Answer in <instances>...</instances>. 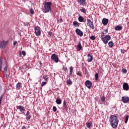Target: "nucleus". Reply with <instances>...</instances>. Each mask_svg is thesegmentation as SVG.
I'll list each match as a JSON object with an SVG mask.
<instances>
[{"instance_id": "1", "label": "nucleus", "mask_w": 129, "mask_h": 129, "mask_svg": "<svg viewBox=\"0 0 129 129\" xmlns=\"http://www.w3.org/2000/svg\"><path fill=\"white\" fill-rule=\"evenodd\" d=\"M109 122L113 128H116L118 125V120L116 115H111L109 118Z\"/></svg>"}, {"instance_id": "2", "label": "nucleus", "mask_w": 129, "mask_h": 129, "mask_svg": "<svg viewBox=\"0 0 129 129\" xmlns=\"http://www.w3.org/2000/svg\"><path fill=\"white\" fill-rule=\"evenodd\" d=\"M51 6H52V3L47 2H44V13H49V12H51Z\"/></svg>"}, {"instance_id": "3", "label": "nucleus", "mask_w": 129, "mask_h": 129, "mask_svg": "<svg viewBox=\"0 0 129 129\" xmlns=\"http://www.w3.org/2000/svg\"><path fill=\"white\" fill-rule=\"evenodd\" d=\"M111 39V37H110L109 35H106L105 37H104L103 38L101 39L102 41L104 43L105 45L108 43V41Z\"/></svg>"}, {"instance_id": "4", "label": "nucleus", "mask_w": 129, "mask_h": 129, "mask_svg": "<svg viewBox=\"0 0 129 129\" xmlns=\"http://www.w3.org/2000/svg\"><path fill=\"white\" fill-rule=\"evenodd\" d=\"M87 26L90 28V29H92V30H94V25L93 24V22L91 21L90 19H88L87 21Z\"/></svg>"}, {"instance_id": "5", "label": "nucleus", "mask_w": 129, "mask_h": 129, "mask_svg": "<svg viewBox=\"0 0 129 129\" xmlns=\"http://www.w3.org/2000/svg\"><path fill=\"white\" fill-rule=\"evenodd\" d=\"M51 58L53 61H54L55 63H58V62H59V57H58V55L55 53L53 54L51 56Z\"/></svg>"}, {"instance_id": "6", "label": "nucleus", "mask_w": 129, "mask_h": 129, "mask_svg": "<svg viewBox=\"0 0 129 129\" xmlns=\"http://www.w3.org/2000/svg\"><path fill=\"white\" fill-rule=\"evenodd\" d=\"M35 33L36 36H38L41 35V28L39 27H35L34 28Z\"/></svg>"}, {"instance_id": "7", "label": "nucleus", "mask_w": 129, "mask_h": 129, "mask_svg": "<svg viewBox=\"0 0 129 129\" xmlns=\"http://www.w3.org/2000/svg\"><path fill=\"white\" fill-rule=\"evenodd\" d=\"M85 85L86 86V87H87V88L90 89L92 86V83H91V82L89 80H87L85 82Z\"/></svg>"}, {"instance_id": "8", "label": "nucleus", "mask_w": 129, "mask_h": 129, "mask_svg": "<svg viewBox=\"0 0 129 129\" xmlns=\"http://www.w3.org/2000/svg\"><path fill=\"white\" fill-rule=\"evenodd\" d=\"M77 2L80 6H82V7L86 5V0H77Z\"/></svg>"}, {"instance_id": "9", "label": "nucleus", "mask_w": 129, "mask_h": 129, "mask_svg": "<svg viewBox=\"0 0 129 129\" xmlns=\"http://www.w3.org/2000/svg\"><path fill=\"white\" fill-rule=\"evenodd\" d=\"M7 45H8V42L3 40L0 44L1 49H5L7 47Z\"/></svg>"}, {"instance_id": "10", "label": "nucleus", "mask_w": 129, "mask_h": 129, "mask_svg": "<svg viewBox=\"0 0 129 129\" xmlns=\"http://www.w3.org/2000/svg\"><path fill=\"white\" fill-rule=\"evenodd\" d=\"M121 100L123 103H127L129 102V97L123 96L122 97Z\"/></svg>"}, {"instance_id": "11", "label": "nucleus", "mask_w": 129, "mask_h": 129, "mask_svg": "<svg viewBox=\"0 0 129 129\" xmlns=\"http://www.w3.org/2000/svg\"><path fill=\"white\" fill-rule=\"evenodd\" d=\"M123 89L124 90H125L126 91H127V90H129V86H128V84H127V83H124L123 84Z\"/></svg>"}, {"instance_id": "12", "label": "nucleus", "mask_w": 129, "mask_h": 129, "mask_svg": "<svg viewBox=\"0 0 129 129\" xmlns=\"http://www.w3.org/2000/svg\"><path fill=\"white\" fill-rule=\"evenodd\" d=\"M76 33L78 36H80L82 37V36H83V32L80 30L79 29H77L76 30Z\"/></svg>"}, {"instance_id": "13", "label": "nucleus", "mask_w": 129, "mask_h": 129, "mask_svg": "<svg viewBox=\"0 0 129 129\" xmlns=\"http://www.w3.org/2000/svg\"><path fill=\"white\" fill-rule=\"evenodd\" d=\"M87 57H88V59H87L88 62H91L92 60H93V56L90 55V53H88L87 54Z\"/></svg>"}, {"instance_id": "14", "label": "nucleus", "mask_w": 129, "mask_h": 129, "mask_svg": "<svg viewBox=\"0 0 129 129\" xmlns=\"http://www.w3.org/2000/svg\"><path fill=\"white\" fill-rule=\"evenodd\" d=\"M102 23L104 26H106L108 24V19L106 18H103L102 21Z\"/></svg>"}, {"instance_id": "15", "label": "nucleus", "mask_w": 129, "mask_h": 129, "mask_svg": "<svg viewBox=\"0 0 129 129\" xmlns=\"http://www.w3.org/2000/svg\"><path fill=\"white\" fill-rule=\"evenodd\" d=\"M18 109H19V110L21 112H23V111H25V110H26V109L25 108V107H24L22 105H20L18 107Z\"/></svg>"}, {"instance_id": "16", "label": "nucleus", "mask_w": 129, "mask_h": 129, "mask_svg": "<svg viewBox=\"0 0 129 129\" xmlns=\"http://www.w3.org/2000/svg\"><path fill=\"white\" fill-rule=\"evenodd\" d=\"M21 88H22V84L19 82L16 85V89L17 90H20Z\"/></svg>"}, {"instance_id": "17", "label": "nucleus", "mask_w": 129, "mask_h": 129, "mask_svg": "<svg viewBox=\"0 0 129 129\" xmlns=\"http://www.w3.org/2000/svg\"><path fill=\"white\" fill-rule=\"evenodd\" d=\"M55 102L56 104L60 105L61 104V103H62V100H61V99H60V98H57Z\"/></svg>"}, {"instance_id": "18", "label": "nucleus", "mask_w": 129, "mask_h": 129, "mask_svg": "<svg viewBox=\"0 0 129 129\" xmlns=\"http://www.w3.org/2000/svg\"><path fill=\"white\" fill-rule=\"evenodd\" d=\"M115 31H121L122 30V26H117L114 28Z\"/></svg>"}, {"instance_id": "19", "label": "nucleus", "mask_w": 129, "mask_h": 129, "mask_svg": "<svg viewBox=\"0 0 129 129\" xmlns=\"http://www.w3.org/2000/svg\"><path fill=\"white\" fill-rule=\"evenodd\" d=\"M82 49V45H81V43L79 42L77 46V51H79Z\"/></svg>"}, {"instance_id": "20", "label": "nucleus", "mask_w": 129, "mask_h": 129, "mask_svg": "<svg viewBox=\"0 0 129 129\" xmlns=\"http://www.w3.org/2000/svg\"><path fill=\"white\" fill-rule=\"evenodd\" d=\"M86 126H87V127H88V128H90V127L91 126H92V122H87L86 123Z\"/></svg>"}, {"instance_id": "21", "label": "nucleus", "mask_w": 129, "mask_h": 129, "mask_svg": "<svg viewBox=\"0 0 129 129\" xmlns=\"http://www.w3.org/2000/svg\"><path fill=\"white\" fill-rule=\"evenodd\" d=\"M73 26H75V28H78L79 27V23L77 21H74L73 23Z\"/></svg>"}, {"instance_id": "22", "label": "nucleus", "mask_w": 129, "mask_h": 129, "mask_svg": "<svg viewBox=\"0 0 129 129\" xmlns=\"http://www.w3.org/2000/svg\"><path fill=\"white\" fill-rule=\"evenodd\" d=\"M43 79H44L45 81L48 82L49 80V77H48V75H43Z\"/></svg>"}, {"instance_id": "23", "label": "nucleus", "mask_w": 129, "mask_h": 129, "mask_svg": "<svg viewBox=\"0 0 129 129\" xmlns=\"http://www.w3.org/2000/svg\"><path fill=\"white\" fill-rule=\"evenodd\" d=\"M72 73H73V67H71L70 68V76H72Z\"/></svg>"}, {"instance_id": "24", "label": "nucleus", "mask_w": 129, "mask_h": 129, "mask_svg": "<svg viewBox=\"0 0 129 129\" xmlns=\"http://www.w3.org/2000/svg\"><path fill=\"white\" fill-rule=\"evenodd\" d=\"M108 46L110 47V48H112V47H113V42L112 41L109 42Z\"/></svg>"}, {"instance_id": "25", "label": "nucleus", "mask_w": 129, "mask_h": 129, "mask_svg": "<svg viewBox=\"0 0 129 129\" xmlns=\"http://www.w3.org/2000/svg\"><path fill=\"white\" fill-rule=\"evenodd\" d=\"M78 20L79 22H81V23L83 22V21H84V18L83 17L80 16L78 18Z\"/></svg>"}, {"instance_id": "26", "label": "nucleus", "mask_w": 129, "mask_h": 129, "mask_svg": "<svg viewBox=\"0 0 129 129\" xmlns=\"http://www.w3.org/2000/svg\"><path fill=\"white\" fill-rule=\"evenodd\" d=\"M31 118H32V115H28V116H27L26 117V120H27V121H30V119H31Z\"/></svg>"}, {"instance_id": "27", "label": "nucleus", "mask_w": 129, "mask_h": 129, "mask_svg": "<svg viewBox=\"0 0 129 129\" xmlns=\"http://www.w3.org/2000/svg\"><path fill=\"white\" fill-rule=\"evenodd\" d=\"M67 83L69 85H72V81H71V80H68L67 82Z\"/></svg>"}, {"instance_id": "28", "label": "nucleus", "mask_w": 129, "mask_h": 129, "mask_svg": "<svg viewBox=\"0 0 129 129\" xmlns=\"http://www.w3.org/2000/svg\"><path fill=\"white\" fill-rule=\"evenodd\" d=\"M3 66V57H0V67H2Z\"/></svg>"}, {"instance_id": "29", "label": "nucleus", "mask_w": 129, "mask_h": 129, "mask_svg": "<svg viewBox=\"0 0 129 129\" xmlns=\"http://www.w3.org/2000/svg\"><path fill=\"white\" fill-rule=\"evenodd\" d=\"M81 12L84 14H86V10L85 8H83L81 10Z\"/></svg>"}, {"instance_id": "30", "label": "nucleus", "mask_w": 129, "mask_h": 129, "mask_svg": "<svg viewBox=\"0 0 129 129\" xmlns=\"http://www.w3.org/2000/svg\"><path fill=\"white\" fill-rule=\"evenodd\" d=\"M128 118H129V116L128 115H127L125 117V123H127V121L128 120Z\"/></svg>"}, {"instance_id": "31", "label": "nucleus", "mask_w": 129, "mask_h": 129, "mask_svg": "<svg viewBox=\"0 0 129 129\" xmlns=\"http://www.w3.org/2000/svg\"><path fill=\"white\" fill-rule=\"evenodd\" d=\"M95 80L97 81L98 80V73H96L95 75Z\"/></svg>"}, {"instance_id": "32", "label": "nucleus", "mask_w": 129, "mask_h": 129, "mask_svg": "<svg viewBox=\"0 0 129 129\" xmlns=\"http://www.w3.org/2000/svg\"><path fill=\"white\" fill-rule=\"evenodd\" d=\"M3 98H4V95H2L0 97V105H2V100H3Z\"/></svg>"}, {"instance_id": "33", "label": "nucleus", "mask_w": 129, "mask_h": 129, "mask_svg": "<svg viewBox=\"0 0 129 129\" xmlns=\"http://www.w3.org/2000/svg\"><path fill=\"white\" fill-rule=\"evenodd\" d=\"M90 39H91V40H93V41H94V40H95V39H96V38L94 36H91L90 37Z\"/></svg>"}, {"instance_id": "34", "label": "nucleus", "mask_w": 129, "mask_h": 129, "mask_svg": "<svg viewBox=\"0 0 129 129\" xmlns=\"http://www.w3.org/2000/svg\"><path fill=\"white\" fill-rule=\"evenodd\" d=\"M62 70L64 71V72H67V71H68L67 67H63Z\"/></svg>"}, {"instance_id": "35", "label": "nucleus", "mask_w": 129, "mask_h": 129, "mask_svg": "<svg viewBox=\"0 0 129 129\" xmlns=\"http://www.w3.org/2000/svg\"><path fill=\"white\" fill-rule=\"evenodd\" d=\"M4 73H5V74L7 73V72H8V68L7 67V66H6V67L4 68Z\"/></svg>"}, {"instance_id": "36", "label": "nucleus", "mask_w": 129, "mask_h": 129, "mask_svg": "<svg viewBox=\"0 0 129 129\" xmlns=\"http://www.w3.org/2000/svg\"><path fill=\"white\" fill-rule=\"evenodd\" d=\"M30 14H33L35 13V11H34V9H33V8H31L30 9Z\"/></svg>"}, {"instance_id": "37", "label": "nucleus", "mask_w": 129, "mask_h": 129, "mask_svg": "<svg viewBox=\"0 0 129 129\" xmlns=\"http://www.w3.org/2000/svg\"><path fill=\"white\" fill-rule=\"evenodd\" d=\"M46 84H47V82H42L41 85V87H43V86L46 85Z\"/></svg>"}, {"instance_id": "38", "label": "nucleus", "mask_w": 129, "mask_h": 129, "mask_svg": "<svg viewBox=\"0 0 129 129\" xmlns=\"http://www.w3.org/2000/svg\"><path fill=\"white\" fill-rule=\"evenodd\" d=\"M105 34L104 32H102V34H101V39H103V38H104V37H103L104 36H105Z\"/></svg>"}, {"instance_id": "39", "label": "nucleus", "mask_w": 129, "mask_h": 129, "mask_svg": "<svg viewBox=\"0 0 129 129\" xmlns=\"http://www.w3.org/2000/svg\"><path fill=\"white\" fill-rule=\"evenodd\" d=\"M52 108L54 112H56V111H57V107H56V106H53Z\"/></svg>"}, {"instance_id": "40", "label": "nucleus", "mask_w": 129, "mask_h": 129, "mask_svg": "<svg viewBox=\"0 0 129 129\" xmlns=\"http://www.w3.org/2000/svg\"><path fill=\"white\" fill-rule=\"evenodd\" d=\"M101 101H102V102H104V101H105V97H101Z\"/></svg>"}, {"instance_id": "41", "label": "nucleus", "mask_w": 129, "mask_h": 129, "mask_svg": "<svg viewBox=\"0 0 129 129\" xmlns=\"http://www.w3.org/2000/svg\"><path fill=\"white\" fill-rule=\"evenodd\" d=\"M103 33H104L105 35H106L107 33H108V30L107 29H105Z\"/></svg>"}, {"instance_id": "42", "label": "nucleus", "mask_w": 129, "mask_h": 129, "mask_svg": "<svg viewBox=\"0 0 129 129\" xmlns=\"http://www.w3.org/2000/svg\"><path fill=\"white\" fill-rule=\"evenodd\" d=\"M122 71L123 73H126V72H127V70H126V69H122Z\"/></svg>"}, {"instance_id": "43", "label": "nucleus", "mask_w": 129, "mask_h": 129, "mask_svg": "<svg viewBox=\"0 0 129 129\" xmlns=\"http://www.w3.org/2000/svg\"><path fill=\"white\" fill-rule=\"evenodd\" d=\"M125 52H126V50H123V49H121V52L122 54H124V53H125Z\"/></svg>"}, {"instance_id": "44", "label": "nucleus", "mask_w": 129, "mask_h": 129, "mask_svg": "<svg viewBox=\"0 0 129 129\" xmlns=\"http://www.w3.org/2000/svg\"><path fill=\"white\" fill-rule=\"evenodd\" d=\"M22 54L23 55L26 56V51L23 50V51H22Z\"/></svg>"}, {"instance_id": "45", "label": "nucleus", "mask_w": 129, "mask_h": 129, "mask_svg": "<svg viewBox=\"0 0 129 129\" xmlns=\"http://www.w3.org/2000/svg\"><path fill=\"white\" fill-rule=\"evenodd\" d=\"M77 75L80 76L81 77H82V74H81V73H78Z\"/></svg>"}, {"instance_id": "46", "label": "nucleus", "mask_w": 129, "mask_h": 129, "mask_svg": "<svg viewBox=\"0 0 129 129\" xmlns=\"http://www.w3.org/2000/svg\"><path fill=\"white\" fill-rule=\"evenodd\" d=\"M18 44V42L17 41H15L13 43L14 46H16V45H17Z\"/></svg>"}, {"instance_id": "47", "label": "nucleus", "mask_w": 129, "mask_h": 129, "mask_svg": "<svg viewBox=\"0 0 129 129\" xmlns=\"http://www.w3.org/2000/svg\"><path fill=\"white\" fill-rule=\"evenodd\" d=\"M26 115H27V116L30 115V111H27Z\"/></svg>"}, {"instance_id": "48", "label": "nucleus", "mask_w": 129, "mask_h": 129, "mask_svg": "<svg viewBox=\"0 0 129 129\" xmlns=\"http://www.w3.org/2000/svg\"><path fill=\"white\" fill-rule=\"evenodd\" d=\"M66 106V102L65 101H63V107H65Z\"/></svg>"}, {"instance_id": "49", "label": "nucleus", "mask_w": 129, "mask_h": 129, "mask_svg": "<svg viewBox=\"0 0 129 129\" xmlns=\"http://www.w3.org/2000/svg\"><path fill=\"white\" fill-rule=\"evenodd\" d=\"M48 35L49 36H52V32L50 31L48 32Z\"/></svg>"}, {"instance_id": "50", "label": "nucleus", "mask_w": 129, "mask_h": 129, "mask_svg": "<svg viewBox=\"0 0 129 129\" xmlns=\"http://www.w3.org/2000/svg\"><path fill=\"white\" fill-rule=\"evenodd\" d=\"M88 74V71H87V69H86L85 72V74Z\"/></svg>"}, {"instance_id": "51", "label": "nucleus", "mask_w": 129, "mask_h": 129, "mask_svg": "<svg viewBox=\"0 0 129 129\" xmlns=\"http://www.w3.org/2000/svg\"><path fill=\"white\" fill-rule=\"evenodd\" d=\"M4 77H5V78H8V74H5L4 75Z\"/></svg>"}, {"instance_id": "52", "label": "nucleus", "mask_w": 129, "mask_h": 129, "mask_svg": "<svg viewBox=\"0 0 129 129\" xmlns=\"http://www.w3.org/2000/svg\"><path fill=\"white\" fill-rule=\"evenodd\" d=\"M22 129H27V127H26V126H22Z\"/></svg>"}, {"instance_id": "53", "label": "nucleus", "mask_w": 129, "mask_h": 129, "mask_svg": "<svg viewBox=\"0 0 129 129\" xmlns=\"http://www.w3.org/2000/svg\"><path fill=\"white\" fill-rule=\"evenodd\" d=\"M2 70V68L0 67V71Z\"/></svg>"}, {"instance_id": "54", "label": "nucleus", "mask_w": 129, "mask_h": 129, "mask_svg": "<svg viewBox=\"0 0 129 129\" xmlns=\"http://www.w3.org/2000/svg\"><path fill=\"white\" fill-rule=\"evenodd\" d=\"M21 53H20V57H21Z\"/></svg>"}]
</instances>
